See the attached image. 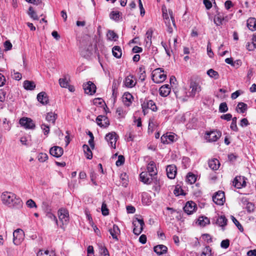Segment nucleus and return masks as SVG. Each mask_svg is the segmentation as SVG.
I'll return each instance as SVG.
<instances>
[{"instance_id": "64", "label": "nucleus", "mask_w": 256, "mask_h": 256, "mask_svg": "<svg viewBox=\"0 0 256 256\" xmlns=\"http://www.w3.org/2000/svg\"><path fill=\"white\" fill-rule=\"evenodd\" d=\"M14 72V78L16 80H20L22 78V74L18 72H15L14 70H13Z\"/></svg>"}, {"instance_id": "6", "label": "nucleus", "mask_w": 256, "mask_h": 256, "mask_svg": "<svg viewBox=\"0 0 256 256\" xmlns=\"http://www.w3.org/2000/svg\"><path fill=\"white\" fill-rule=\"evenodd\" d=\"M134 226L133 232L136 235H139L142 232L144 222L142 219L136 218L132 222Z\"/></svg>"}, {"instance_id": "35", "label": "nucleus", "mask_w": 256, "mask_h": 256, "mask_svg": "<svg viewBox=\"0 0 256 256\" xmlns=\"http://www.w3.org/2000/svg\"><path fill=\"white\" fill-rule=\"evenodd\" d=\"M224 16L222 14L218 13L215 16L214 18V22L216 26H220L224 20Z\"/></svg>"}, {"instance_id": "56", "label": "nucleus", "mask_w": 256, "mask_h": 256, "mask_svg": "<svg viewBox=\"0 0 256 256\" xmlns=\"http://www.w3.org/2000/svg\"><path fill=\"white\" fill-rule=\"evenodd\" d=\"M246 210L249 213L253 212L254 210V205L252 202H248L246 206Z\"/></svg>"}, {"instance_id": "17", "label": "nucleus", "mask_w": 256, "mask_h": 256, "mask_svg": "<svg viewBox=\"0 0 256 256\" xmlns=\"http://www.w3.org/2000/svg\"><path fill=\"white\" fill-rule=\"evenodd\" d=\"M216 220V224L222 228L223 230H224V228L226 226L228 220L224 216H218L214 218Z\"/></svg>"}, {"instance_id": "21", "label": "nucleus", "mask_w": 256, "mask_h": 256, "mask_svg": "<svg viewBox=\"0 0 256 256\" xmlns=\"http://www.w3.org/2000/svg\"><path fill=\"white\" fill-rule=\"evenodd\" d=\"M50 152L52 156L59 158L63 154L64 150L62 148L55 146L50 149Z\"/></svg>"}, {"instance_id": "29", "label": "nucleus", "mask_w": 256, "mask_h": 256, "mask_svg": "<svg viewBox=\"0 0 256 256\" xmlns=\"http://www.w3.org/2000/svg\"><path fill=\"white\" fill-rule=\"evenodd\" d=\"M37 99L38 102L43 104H46L48 102V98L44 92H41L37 96Z\"/></svg>"}, {"instance_id": "27", "label": "nucleus", "mask_w": 256, "mask_h": 256, "mask_svg": "<svg viewBox=\"0 0 256 256\" xmlns=\"http://www.w3.org/2000/svg\"><path fill=\"white\" fill-rule=\"evenodd\" d=\"M220 166V163L216 158L212 159L208 162V166L213 170H217L219 168Z\"/></svg>"}, {"instance_id": "36", "label": "nucleus", "mask_w": 256, "mask_h": 256, "mask_svg": "<svg viewBox=\"0 0 256 256\" xmlns=\"http://www.w3.org/2000/svg\"><path fill=\"white\" fill-rule=\"evenodd\" d=\"M112 55L116 58H119L122 56V50L119 46H114L112 49Z\"/></svg>"}, {"instance_id": "47", "label": "nucleus", "mask_w": 256, "mask_h": 256, "mask_svg": "<svg viewBox=\"0 0 256 256\" xmlns=\"http://www.w3.org/2000/svg\"><path fill=\"white\" fill-rule=\"evenodd\" d=\"M116 114H117L118 118H122L124 117L126 114V112L124 110L122 107H118L116 108Z\"/></svg>"}, {"instance_id": "8", "label": "nucleus", "mask_w": 256, "mask_h": 256, "mask_svg": "<svg viewBox=\"0 0 256 256\" xmlns=\"http://www.w3.org/2000/svg\"><path fill=\"white\" fill-rule=\"evenodd\" d=\"M19 123L20 125L26 129L33 130L35 128V124L33 120L28 118H22L20 120Z\"/></svg>"}, {"instance_id": "24", "label": "nucleus", "mask_w": 256, "mask_h": 256, "mask_svg": "<svg viewBox=\"0 0 256 256\" xmlns=\"http://www.w3.org/2000/svg\"><path fill=\"white\" fill-rule=\"evenodd\" d=\"M147 172L151 176H156L158 173L156 163L154 161H150L147 166Z\"/></svg>"}, {"instance_id": "52", "label": "nucleus", "mask_w": 256, "mask_h": 256, "mask_svg": "<svg viewBox=\"0 0 256 256\" xmlns=\"http://www.w3.org/2000/svg\"><path fill=\"white\" fill-rule=\"evenodd\" d=\"M232 222H234V223L237 226L238 229L240 232H243V230H244L243 227L240 224L239 222L234 216H232Z\"/></svg>"}, {"instance_id": "12", "label": "nucleus", "mask_w": 256, "mask_h": 256, "mask_svg": "<svg viewBox=\"0 0 256 256\" xmlns=\"http://www.w3.org/2000/svg\"><path fill=\"white\" fill-rule=\"evenodd\" d=\"M118 136L115 132H112L108 134L105 137L106 140L109 145L112 148H116V142Z\"/></svg>"}, {"instance_id": "50", "label": "nucleus", "mask_w": 256, "mask_h": 256, "mask_svg": "<svg viewBox=\"0 0 256 256\" xmlns=\"http://www.w3.org/2000/svg\"><path fill=\"white\" fill-rule=\"evenodd\" d=\"M139 78L142 80L144 81L146 78V72L144 68L143 67H140L139 68Z\"/></svg>"}, {"instance_id": "16", "label": "nucleus", "mask_w": 256, "mask_h": 256, "mask_svg": "<svg viewBox=\"0 0 256 256\" xmlns=\"http://www.w3.org/2000/svg\"><path fill=\"white\" fill-rule=\"evenodd\" d=\"M196 204L192 201L188 202L184 208V212L188 214H192L196 210Z\"/></svg>"}, {"instance_id": "42", "label": "nucleus", "mask_w": 256, "mask_h": 256, "mask_svg": "<svg viewBox=\"0 0 256 256\" xmlns=\"http://www.w3.org/2000/svg\"><path fill=\"white\" fill-rule=\"evenodd\" d=\"M108 39L116 41L118 38V36L112 30H109L107 34Z\"/></svg>"}, {"instance_id": "28", "label": "nucleus", "mask_w": 256, "mask_h": 256, "mask_svg": "<svg viewBox=\"0 0 256 256\" xmlns=\"http://www.w3.org/2000/svg\"><path fill=\"white\" fill-rule=\"evenodd\" d=\"M167 250V247L162 244L158 245L154 247V252L158 255L166 253Z\"/></svg>"}, {"instance_id": "5", "label": "nucleus", "mask_w": 256, "mask_h": 256, "mask_svg": "<svg viewBox=\"0 0 256 256\" xmlns=\"http://www.w3.org/2000/svg\"><path fill=\"white\" fill-rule=\"evenodd\" d=\"M168 13L170 16V18L168 17L164 20L168 28V32L169 33H172L173 31L174 28H176L172 10H169Z\"/></svg>"}, {"instance_id": "22", "label": "nucleus", "mask_w": 256, "mask_h": 256, "mask_svg": "<svg viewBox=\"0 0 256 256\" xmlns=\"http://www.w3.org/2000/svg\"><path fill=\"white\" fill-rule=\"evenodd\" d=\"M108 232H110L113 239L116 241L118 240V236L120 234V231L118 226L116 224H114L112 228H109Z\"/></svg>"}, {"instance_id": "7", "label": "nucleus", "mask_w": 256, "mask_h": 256, "mask_svg": "<svg viewBox=\"0 0 256 256\" xmlns=\"http://www.w3.org/2000/svg\"><path fill=\"white\" fill-rule=\"evenodd\" d=\"M142 107L144 114H146L148 112V109H150L154 112H156L157 110V107L156 105V104L152 100H145L142 104Z\"/></svg>"}, {"instance_id": "55", "label": "nucleus", "mask_w": 256, "mask_h": 256, "mask_svg": "<svg viewBox=\"0 0 256 256\" xmlns=\"http://www.w3.org/2000/svg\"><path fill=\"white\" fill-rule=\"evenodd\" d=\"M41 128L43 130L44 135H48L50 132V127L48 124H42L41 125Z\"/></svg>"}, {"instance_id": "49", "label": "nucleus", "mask_w": 256, "mask_h": 256, "mask_svg": "<svg viewBox=\"0 0 256 256\" xmlns=\"http://www.w3.org/2000/svg\"><path fill=\"white\" fill-rule=\"evenodd\" d=\"M48 158V155L45 153H40L38 156V159L40 162H44Z\"/></svg>"}, {"instance_id": "57", "label": "nucleus", "mask_w": 256, "mask_h": 256, "mask_svg": "<svg viewBox=\"0 0 256 256\" xmlns=\"http://www.w3.org/2000/svg\"><path fill=\"white\" fill-rule=\"evenodd\" d=\"M124 158L123 156L120 155L118 157V160L116 162V165L120 166L124 164Z\"/></svg>"}, {"instance_id": "30", "label": "nucleus", "mask_w": 256, "mask_h": 256, "mask_svg": "<svg viewBox=\"0 0 256 256\" xmlns=\"http://www.w3.org/2000/svg\"><path fill=\"white\" fill-rule=\"evenodd\" d=\"M247 26L248 28L254 31L256 30V19L254 18H250L248 19Z\"/></svg>"}, {"instance_id": "11", "label": "nucleus", "mask_w": 256, "mask_h": 256, "mask_svg": "<svg viewBox=\"0 0 256 256\" xmlns=\"http://www.w3.org/2000/svg\"><path fill=\"white\" fill-rule=\"evenodd\" d=\"M221 132L220 131L212 130L207 132L206 133V138L209 142H216L221 136Z\"/></svg>"}, {"instance_id": "20", "label": "nucleus", "mask_w": 256, "mask_h": 256, "mask_svg": "<svg viewBox=\"0 0 256 256\" xmlns=\"http://www.w3.org/2000/svg\"><path fill=\"white\" fill-rule=\"evenodd\" d=\"M166 172L168 177L170 179H174L176 176V168L173 164L169 165L166 167Z\"/></svg>"}, {"instance_id": "53", "label": "nucleus", "mask_w": 256, "mask_h": 256, "mask_svg": "<svg viewBox=\"0 0 256 256\" xmlns=\"http://www.w3.org/2000/svg\"><path fill=\"white\" fill-rule=\"evenodd\" d=\"M228 110L227 104L226 102H222L219 106V111L221 112H226Z\"/></svg>"}, {"instance_id": "62", "label": "nucleus", "mask_w": 256, "mask_h": 256, "mask_svg": "<svg viewBox=\"0 0 256 256\" xmlns=\"http://www.w3.org/2000/svg\"><path fill=\"white\" fill-rule=\"evenodd\" d=\"M207 52L210 58H212L214 56V53L212 52V48H211V46L210 42H208V46H207Z\"/></svg>"}, {"instance_id": "44", "label": "nucleus", "mask_w": 256, "mask_h": 256, "mask_svg": "<svg viewBox=\"0 0 256 256\" xmlns=\"http://www.w3.org/2000/svg\"><path fill=\"white\" fill-rule=\"evenodd\" d=\"M46 216L51 220H53L55 224L58 226V220L56 218V216L52 214L50 210V211H47L46 212Z\"/></svg>"}, {"instance_id": "13", "label": "nucleus", "mask_w": 256, "mask_h": 256, "mask_svg": "<svg viewBox=\"0 0 256 256\" xmlns=\"http://www.w3.org/2000/svg\"><path fill=\"white\" fill-rule=\"evenodd\" d=\"M212 200L216 204L220 206L222 205L225 201L224 192L222 191L218 192L216 194L212 196Z\"/></svg>"}, {"instance_id": "54", "label": "nucleus", "mask_w": 256, "mask_h": 256, "mask_svg": "<svg viewBox=\"0 0 256 256\" xmlns=\"http://www.w3.org/2000/svg\"><path fill=\"white\" fill-rule=\"evenodd\" d=\"M102 212L104 216H106L108 214V210L104 202H103L102 205Z\"/></svg>"}, {"instance_id": "34", "label": "nucleus", "mask_w": 256, "mask_h": 256, "mask_svg": "<svg viewBox=\"0 0 256 256\" xmlns=\"http://www.w3.org/2000/svg\"><path fill=\"white\" fill-rule=\"evenodd\" d=\"M56 118V114L52 112H50L47 114L46 119L48 122H52V124H54Z\"/></svg>"}, {"instance_id": "48", "label": "nucleus", "mask_w": 256, "mask_h": 256, "mask_svg": "<svg viewBox=\"0 0 256 256\" xmlns=\"http://www.w3.org/2000/svg\"><path fill=\"white\" fill-rule=\"evenodd\" d=\"M120 16V12L118 11H112L110 14L111 19L114 20H118Z\"/></svg>"}, {"instance_id": "25", "label": "nucleus", "mask_w": 256, "mask_h": 256, "mask_svg": "<svg viewBox=\"0 0 256 256\" xmlns=\"http://www.w3.org/2000/svg\"><path fill=\"white\" fill-rule=\"evenodd\" d=\"M122 98V102L125 106H128L132 103L133 100V96L130 93H124Z\"/></svg>"}, {"instance_id": "60", "label": "nucleus", "mask_w": 256, "mask_h": 256, "mask_svg": "<svg viewBox=\"0 0 256 256\" xmlns=\"http://www.w3.org/2000/svg\"><path fill=\"white\" fill-rule=\"evenodd\" d=\"M4 50L7 51L10 50L12 48V44L9 40H6L4 44Z\"/></svg>"}, {"instance_id": "46", "label": "nucleus", "mask_w": 256, "mask_h": 256, "mask_svg": "<svg viewBox=\"0 0 256 256\" xmlns=\"http://www.w3.org/2000/svg\"><path fill=\"white\" fill-rule=\"evenodd\" d=\"M207 74L209 76L214 79H218L219 78L218 72L212 69H210L207 71Z\"/></svg>"}, {"instance_id": "51", "label": "nucleus", "mask_w": 256, "mask_h": 256, "mask_svg": "<svg viewBox=\"0 0 256 256\" xmlns=\"http://www.w3.org/2000/svg\"><path fill=\"white\" fill-rule=\"evenodd\" d=\"M201 256H212L210 248L209 246L205 247L202 252Z\"/></svg>"}, {"instance_id": "15", "label": "nucleus", "mask_w": 256, "mask_h": 256, "mask_svg": "<svg viewBox=\"0 0 256 256\" xmlns=\"http://www.w3.org/2000/svg\"><path fill=\"white\" fill-rule=\"evenodd\" d=\"M83 88L85 92L90 95L93 94L96 91V86L94 84L91 82H88L86 84H84Z\"/></svg>"}, {"instance_id": "26", "label": "nucleus", "mask_w": 256, "mask_h": 256, "mask_svg": "<svg viewBox=\"0 0 256 256\" xmlns=\"http://www.w3.org/2000/svg\"><path fill=\"white\" fill-rule=\"evenodd\" d=\"M170 88L168 84L162 86L159 89L160 94L164 97L168 96L170 94Z\"/></svg>"}, {"instance_id": "59", "label": "nucleus", "mask_w": 256, "mask_h": 256, "mask_svg": "<svg viewBox=\"0 0 256 256\" xmlns=\"http://www.w3.org/2000/svg\"><path fill=\"white\" fill-rule=\"evenodd\" d=\"M26 204L28 208H36V202L32 199H30L27 200Z\"/></svg>"}, {"instance_id": "33", "label": "nucleus", "mask_w": 256, "mask_h": 256, "mask_svg": "<svg viewBox=\"0 0 256 256\" xmlns=\"http://www.w3.org/2000/svg\"><path fill=\"white\" fill-rule=\"evenodd\" d=\"M142 201L144 205H149L151 202V198L147 192H143L142 194Z\"/></svg>"}, {"instance_id": "40", "label": "nucleus", "mask_w": 256, "mask_h": 256, "mask_svg": "<svg viewBox=\"0 0 256 256\" xmlns=\"http://www.w3.org/2000/svg\"><path fill=\"white\" fill-rule=\"evenodd\" d=\"M196 178L194 174L190 172L187 174L186 181L188 184H193L196 182Z\"/></svg>"}, {"instance_id": "3", "label": "nucleus", "mask_w": 256, "mask_h": 256, "mask_svg": "<svg viewBox=\"0 0 256 256\" xmlns=\"http://www.w3.org/2000/svg\"><path fill=\"white\" fill-rule=\"evenodd\" d=\"M58 219L62 224L60 225L61 228H64V226L68 224L69 222V213L67 210L65 208H60L58 212Z\"/></svg>"}, {"instance_id": "1", "label": "nucleus", "mask_w": 256, "mask_h": 256, "mask_svg": "<svg viewBox=\"0 0 256 256\" xmlns=\"http://www.w3.org/2000/svg\"><path fill=\"white\" fill-rule=\"evenodd\" d=\"M0 198L2 204L10 208L20 209L22 206V200L12 192H3Z\"/></svg>"}, {"instance_id": "58", "label": "nucleus", "mask_w": 256, "mask_h": 256, "mask_svg": "<svg viewBox=\"0 0 256 256\" xmlns=\"http://www.w3.org/2000/svg\"><path fill=\"white\" fill-rule=\"evenodd\" d=\"M100 252L104 256H110L108 249L105 246H100Z\"/></svg>"}, {"instance_id": "45", "label": "nucleus", "mask_w": 256, "mask_h": 256, "mask_svg": "<svg viewBox=\"0 0 256 256\" xmlns=\"http://www.w3.org/2000/svg\"><path fill=\"white\" fill-rule=\"evenodd\" d=\"M2 128L4 130H6V131H8L10 130V128H11L10 122L9 120H8L6 118H4L3 119Z\"/></svg>"}, {"instance_id": "63", "label": "nucleus", "mask_w": 256, "mask_h": 256, "mask_svg": "<svg viewBox=\"0 0 256 256\" xmlns=\"http://www.w3.org/2000/svg\"><path fill=\"white\" fill-rule=\"evenodd\" d=\"M162 16H163L164 19L168 17L166 6H162Z\"/></svg>"}, {"instance_id": "61", "label": "nucleus", "mask_w": 256, "mask_h": 256, "mask_svg": "<svg viewBox=\"0 0 256 256\" xmlns=\"http://www.w3.org/2000/svg\"><path fill=\"white\" fill-rule=\"evenodd\" d=\"M230 245V241L228 240H222L220 244V246L222 248H227Z\"/></svg>"}, {"instance_id": "31", "label": "nucleus", "mask_w": 256, "mask_h": 256, "mask_svg": "<svg viewBox=\"0 0 256 256\" xmlns=\"http://www.w3.org/2000/svg\"><path fill=\"white\" fill-rule=\"evenodd\" d=\"M70 78L68 76H64L58 80L59 84L62 88H67L69 85Z\"/></svg>"}, {"instance_id": "2", "label": "nucleus", "mask_w": 256, "mask_h": 256, "mask_svg": "<svg viewBox=\"0 0 256 256\" xmlns=\"http://www.w3.org/2000/svg\"><path fill=\"white\" fill-rule=\"evenodd\" d=\"M202 90V86L200 82L192 80L189 86V90L188 92L184 90L179 91L176 92L177 98L182 99L184 100H186V97L194 98L196 96H198Z\"/></svg>"}, {"instance_id": "41", "label": "nucleus", "mask_w": 256, "mask_h": 256, "mask_svg": "<svg viewBox=\"0 0 256 256\" xmlns=\"http://www.w3.org/2000/svg\"><path fill=\"white\" fill-rule=\"evenodd\" d=\"M247 104L244 102H239L236 107L238 112L244 113L247 109Z\"/></svg>"}, {"instance_id": "9", "label": "nucleus", "mask_w": 256, "mask_h": 256, "mask_svg": "<svg viewBox=\"0 0 256 256\" xmlns=\"http://www.w3.org/2000/svg\"><path fill=\"white\" fill-rule=\"evenodd\" d=\"M24 232L21 229H17L13 232V242L14 244H20L24 238Z\"/></svg>"}, {"instance_id": "10", "label": "nucleus", "mask_w": 256, "mask_h": 256, "mask_svg": "<svg viewBox=\"0 0 256 256\" xmlns=\"http://www.w3.org/2000/svg\"><path fill=\"white\" fill-rule=\"evenodd\" d=\"M246 178L242 176H236L232 181V186L237 188H241L246 186Z\"/></svg>"}, {"instance_id": "18", "label": "nucleus", "mask_w": 256, "mask_h": 256, "mask_svg": "<svg viewBox=\"0 0 256 256\" xmlns=\"http://www.w3.org/2000/svg\"><path fill=\"white\" fill-rule=\"evenodd\" d=\"M154 176H151L147 172H142L140 173V177L142 182L144 184H150L152 180V177Z\"/></svg>"}, {"instance_id": "23", "label": "nucleus", "mask_w": 256, "mask_h": 256, "mask_svg": "<svg viewBox=\"0 0 256 256\" xmlns=\"http://www.w3.org/2000/svg\"><path fill=\"white\" fill-rule=\"evenodd\" d=\"M96 122L101 127H107L109 125V120L105 116H98L96 119Z\"/></svg>"}, {"instance_id": "14", "label": "nucleus", "mask_w": 256, "mask_h": 256, "mask_svg": "<svg viewBox=\"0 0 256 256\" xmlns=\"http://www.w3.org/2000/svg\"><path fill=\"white\" fill-rule=\"evenodd\" d=\"M93 46L91 44H90L88 46H82L80 49L81 55L86 58H89L92 54Z\"/></svg>"}, {"instance_id": "19", "label": "nucleus", "mask_w": 256, "mask_h": 256, "mask_svg": "<svg viewBox=\"0 0 256 256\" xmlns=\"http://www.w3.org/2000/svg\"><path fill=\"white\" fill-rule=\"evenodd\" d=\"M124 83L126 87L131 88L135 86L136 82L134 76L130 74L125 78Z\"/></svg>"}, {"instance_id": "38", "label": "nucleus", "mask_w": 256, "mask_h": 256, "mask_svg": "<svg viewBox=\"0 0 256 256\" xmlns=\"http://www.w3.org/2000/svg\"><path fill=\"white\" fill-rule=\"evenodd\" d=\"M152 30L149 29L146 32V46H150L152 44Z\"/></svg>"}, {"instance_id": "37", "label": "nucleus", "mask_w": 256, "mask_h": 256, "mask_svg": "<svg viewBox=\"0 0 256 256\" xmlns=\"http://www.w3.org/2000/svg\"><path fill=\"white\" fill-rule=\"evenodd\" d=\"M24 87L26 90H33L36 88V84L32 81L25 80L24 82Z\"/></svg>"}, {"instance_id": "39", "label": "nucleus", "mask_w": 256, "mask_h": 256, "mask_svg": "<svg viewBox=\"0 0 256 256\" xmlns=\"http://www.w3.org/2000/svg\"><path fill=\"white\" fill-rule=\"evenodd\" d=\"M83 149L84 152L86 155V158L89 160L92 158V154L90 147L86 144H84L83 146Z\"/></svg>"}, {"instance_id": "32", "label": "nucleus", "mask_w": 256, "mask_h": 256, "mask_svg": "<svg viewBox=\"0 0 256 256\" xmlns=\"http://www.w3.org/2000/svg\"><path fill=\"white\" fill-rule=\"evenodd\" d=\"M197 223L202 226H205L206 224H208L210 223V221L207 217L202 216L199 217Z\"/></svg>"}, {"instance_id": "4", "label": "nucleus", "mask_w": 256, "mask_h": 256, "mask_svg": "<svg viewBox=\"0 0 256 256\" xmlns=\"http://www.w3.org/2000/svg\"><path fill=\"white\" fill-rule=\"evenodd\" d=\"M166 74L164 73V70L161 68L155 70L152 73V80L155 83H161L166 80Z\"/></svg>"}, {"instance_id": "43", "label": "nucleus", "mask_w": 256, "mask_h": 256, "mask_svg": "<svg viewBox=\"0 0 256 256\" xmlns=\"http://www.w3.org/2000/svg\"><path fill=\"white\" fill-rule=\"evenodd\" d=\"M28 14L34 20H38V17L36 13V12L33 10L32 6H30L28 9Z\"/></svg>"}]
</instances>
